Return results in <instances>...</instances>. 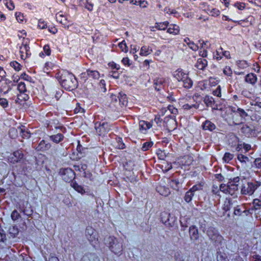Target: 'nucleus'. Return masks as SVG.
<instances>
[{"instance_id": "f03ea898", "label": "nucleus", "mask_w": 261, "mask_h": 261, "mask_svg": "<svg viewBox=\"0 0 261 261\" xmlns=\"http://www.w3.org/2000/svg\"><path fill=\"white\" fill-rule=\"evenodd\" d=\"M106 244L115 254H120L122 251V244L114 237H109L106 240Z\"/></svg>"}, {"instance_id": "4be33fe9", "label": "nucleus", "mask_w": 261, "mask_h": 261, "mask_svg": "<svg viewBox=\"0 0 261 261\" xmlns=\"http://www.w3.org/2000/svg\"><path fill=\"white\" fill-rule=\"evenodd\" d=\"M169 28L167 29V32L173 35L178 34L179 32V27L177 25L171 24H168Z\"/></svg>"}, {"instance_id": "473e14b6", "label": "nucleus", "mask_w": 261, "mask_h": 261, "mask_svg": "<svg viewBox=\"0 0 261 261\" xmlns=\"http://www.w3.org/2000/svg\"><path fill=\"white\" fill-rule=\"evenodd\" d=\"M164 83V80L162 78H159L154 81V88L157 91L160 90L161 88V85Z\"/></svg>"}, {"instance_id": "680f3d73", "label": "nucleus", "mask_w": 261, "mask_h": 261, "mask_svg": "<svg viewBox=\"0 0 261 261\" xmlns=\"http://www.w3.org/2000/svg\"><path fill=\"white\" fill-rule=\"evenodd\" d=\"M254 165L257 168H261V158H256L254 161Z\"/></svg>"}, {"instance_id": "412c9836", "label": "nucleus", "mask_w": 261, "mask_h": 261, "mask_svg": "<svg viewBox=\"0 0 261 261\" xmlns=\"http://www.w3.org/2000/svg\"><path fill=\"white\" fill-rule=\"evenodd\" d=\"M18 130L19 132L20 135L22 138L28 139L30 137V133L25 128L24 126H22L18 127Z\"/></svg>"}, {"instance_id": "0e129e2a", "label": "nucleus", "mask_w": 261, "mask_h": 261, "mask_svg": "<svg viewBox=\"0 0 261 261\" xmlns=\"http://www.w3.org/2000/svg\"><path fill=\"white\" fill-rule=\"evenodd\" d=\"M121 62L122 64L124 65H127L129 66L130 65V60L127 57L123 58Z\"/></svg>"}, {"instance_id": "9b49d317", "label": "nucleus", "mask_w": 261, "mask_h": 261, "mask_svg": "<svg viewBox=\"0 0 261 261\" xmlns=\"http://www.w3.org/2000/svg\"><path fill=\"white\" fill-rule=\"evenodd\" d=\"M57 21L61 23L65 28H68L70 22L68 20V17L63 14L62 12L58 13L56 15Z\"/></svg>"}, {"instance_id": "3c124183", "label": "nucleus", "mask_w": 261, "mask_h": 261, "mask_svg": "<svg viewBox=\"0 0 261 261\" xmlns=\"http://www.w3.org/2000/svg\"><path fill=\"white\" fill-rule=\"evenodd\" d=\"M238 159L241 162H246L249 161V158L243 154H240L238 155Z\"/></svg>"}, {"instance_id": "e433bc0d", "label": "nucleus", "mask_w": 261, "mask_h": 261, "mask_svg": "<svg viewBox=\"0 0 261 261\" xmlns=\"http://www.w3.org/2000/svg\"><path fill=\"white\" fill-rule=\"evenodd\" d=\"M153 144V142L151 141L146 142L142 144L141 150L143 151L148 150L149 148H150L152 146Z\"/></svg>"}, {"instance_id": "0eeeda50", "label": "nucleus", "mask_w": 261, "mask_h": 261, "mask_svg": "<svg viewBox=\"0 0 261 261\" xmlns=\"http://www.w3.org/2000/svg\"><path fill=\"white\" fill-rule=\"evenodd\" d=\"M23 158V154L20 150H17L11 154L8 158V161L12 164H15L21 161Z\"/></svg>"}, {"instance_id": "f3484780", "label": "nucleus", "mask_w": 261, "mask_h": 261, "mask_svg": "<svg viewBox=\"0 0 261 261\" xmlns=\"http://www.w3.org/2000/svg\"><path fill=\"white\" fill-rule=\"evenodd\" d=\"M189 233L190 238L192 240H197L199 238L198 230L195 226L190 227Z\"/></svg>"}, {"instance_id": "79ce46f5", "label": "nucleus", "mask_w": 261, "mask_h": 261, "mask_svg": "<svg viewBox=\"0 0 261 261\" xmlns=\"http://www.w3.org/2000/svg\"><path fill=\"white\" fill-rule=\"evenodd\" d=\"M253 207L255 210H259L261 208V201L255 199L253 201Z\"/></svg>"}, {"instance_id": "37998d69", "label": "nucleus", "mask_w": 261, "mask_h": 261, "mask_svg": "<svg viewBox=\"0 0 261 261\" xmlns=\"http://www.w3.org/2000/svg\"><path fill=\"white\" fill-rule=\"evenodd\" d=\"M222 48L220 47L218 50L216 51V54L214 55V58L217 60H219L222 59Z\"/></svg>"}, {"instance_id": "774afa93", "label": "nucleus", "mask_w": 261, "mask_h": 261, "mask_svg": "<svg viewBox=\"0 0 261 261\" xmlns=\"http://www.w3.org/2000/svg\"><path fill=\"white\" fill-rule=\"evenodd\" d=\"M113 78L117 79L119 77V74L117 71H112L109 74Z\"/></svg>"}, {"instance_id": "b1692460", "label": "nucleus", "mask_w": 261, "mask_h": 261, "mask_svg": "<svg viewBox=\"0 0 261 261\" xmlns=\"http://www.w3.org/2000/svg\"><path fill=\"white\" fill-rule=\"evenodd\" d=\"M203 128L204 130L212 131L216 128L215 125L210 121L206 120L203 124Z\"/></svg>"}, {"instance_id": "1a4fd4ad", "label": "nucleus", "mask_w": 261, "mask_h": 261, "mask_svg": "<svg viewBox=\"0 0 261 261\" xmlns=\"http://www.w3.org/2000/svg\"><path fill=\"white\" fill-rule=\"evenodd\" d=\"M207 234L212 240L215 242H220L222 239V237L218 233L217 230L213 227L208 229Z\"/></svg>"}, {"instance_id": "cd10ccee", "label": "nucleus", "mask_w": 261, "mask_h": 261, "mask_svg": "<svg viewBox=\"0 0 261 261\" xmlns=\"http://www.w3.org/2000/svg\"><path fill=\"white\" fill-rule=\"evenodd\" d=\"M71 186L78 193L83 194L85 192L83 187L82 186L78 185L75 182H72L71 184Z\"/></svg>"}, {"instance_id": "c9c22d12", "label": "nucleus", "mask_w": 261, "mask_h": 261, "mask_svg": "<svg viewBox=\"0 0 261 261\" xmlns=\"http://www.w3.org/2000/svg\"><path fill=\"white\" fill-rule=\"evenodd\" d=\"M10 64L11 67L13 68L15 71H18L21 70V65L17 62L13 61L11 62Z\"/></svg>"}, {"instance_id": "f704fd0d", "label": "nucleus", "mask_w": 261, "mask_h": 261, "mask_svg": "<svg viewBox=\"0 0 261 261\" xmlns=\"http://www.w3.org/2000/svg\"><path fill=\"white\" fill-rule=\"evenodd\" d=\"M54 67V64L51 62H47L45 63L44 66V71L48 73L50 69H52Z\"/></svg>"}, {"instance_id": "393cba45", "label": "nucleus", "mask_w": 261, "mask_h": 261, "mask_svg": "<svg viewBox=\"0 0 261 261\" xmlns=\"http://www.w3.org/2000/svg\"><path fill=\"white\" fill-rule=\"evenodd\" d=\"M117 97L119 99V102L122 106H126L127 103V98L125 94L120 92L119 93Z\"/></svg>"}, {"instance_id": "ddd939ff", "label": "nucleus", "mask_w": 261, "mask_h": 261, "mask_svg": "<svg viewBox=\"0 0 261 261\" xmlns=\"http://www.w3.org/2000/svg\"><path fill=\"white\" fill-rule=\"evenodd\" d=\"M100 74L98 71L97 70H92L88 69L85 72H83L81 74V77L82 78H92L93 79H98L99 78Z\"/></svg>"}, {"instance_id": "7ed1b4c3", "label": "nucleus", "mask_w": 261, "mask_h": 261, "mask_svg": "<svg viewBox=\"0 0 261 261\" xmlns=\"http://www.w3.org/2000/svg\"><path fill=\"white\" fill-rule=\"evenodd\" d=\"M85 235L88 241L94 245L98 242V235L97 232L92 227L88 226L85 230Z\"/></svg>"}, {"instance_id": "aec40b11", "label": "nucleus", "mask_w": 261, "mask_h": 261, "mask_svg": "<svg viewBox=\"0 0 261 261\" xmlns=\"http://www.w3.org/2000/svg\"><path fill=\"white\" fill-rule=\"evenodd\" d=\"M166 125L169 130H174L177 126V122L174 118H171L167 121Z\"/></svg>"}, {"instance_id": "052dcab7", "label": "nucleus", "mask_w": 261, "mask_h": 261, "mask_svg": "<svg viewBox=\"0 0 261 261\" xmlns=\"http://www.w3.org/2000/svg\"><path fill=\"white\" fill-rule=\"evenodd\" d=\"M43 50L46 55L49 56L50 55L51 50L48 45H45L44 46Z\"/></svg>"}, {"instance_id": "c03bdc74", "label": "nucleus", "mask_w": 261, "mask_h": 261, "mask_svg": "<svg viewBox=\"0 0 261 261\" xmlns=\"http://www.w3.org/2000/svg\"><path fill=\"white\" fill-rule=\"evenodd\" d=\"M229 186L226 185L225 184H221L220 185V192H222L225 194H227L228 193V190L229 189Z\"/></svg>"}, {"instance_id": "5701e85b", "label": "nucleus", "mask_w": 261, "mask_h": 261, "mask_svg": "<svg viewBox=\"0 0 261 261\" xmlns=\"http://www.w3.org/2000/svg\"><path fill=\"white\" fill-rule=\"evenodd\" d=\"M152 52V49L149 46H143L140 49V55L142 56H147Z\"/></svg>"}, {"instance_id": "20e7f679", "label": "nucleus", "mask_w": 261, "mask_h": 261, "mask_svg": "<svg viewBox=\"0 0 261 261\" xmlns=\"http://www.w3.org/2000/svg\"><path fill=\"white\" fill-rule=\"evenodd\" d=\"M110 124L107 122H96L95 128L97 133L100 135H105L110 129Z\"/></svg>"}, {"instance_id": "4c0bfd02", "label": "nucleus", "mask_w": 261, "mask_h": 261, "mask_svg": "<svg viewBox=\"0 0 261 261\" xmlns=\"http://www.w3.org/2000/svg\"><path fill=\"white\" fill-rule=\"evenodd\" d=\"M170 186L174 190H175L177 191H178L179 182H178V180H171V181L170 182Z\"/></svg>"}, {"instance_id": "6ab92c4d", "label": "nucleus", "mask_w": 261, "mask_h": 261, "mask_svg": "<svg viewBox=\"0 0 261 261\" xmlns=\"http://www.w3.org/2000/svg\"><path fill=\"white\" fill-rule=\"evenodd\" d=\"M207 65V61L204 58L198 59L195 67L200 70H203Z\"/></svg>"}, {"instance_id": "6e6d98bb", "label": "nucleus", "mask_w": 261, "mask_h": 261, "mask_svg": "<svg viewBox=\"0 0 261 261\" xmlns=\"http://www.w3.org/2000/svg\"><path fill=\"white\" fill-rule=\"evenodd\" d=\"M162 187H159L158 188V192L160 193L161 195H164V196H167L168 195V193H169V190L168 189H164V192H162Z\"/></svg>"}, {"instance_id": "69168bd1", "label": "nucleus", "mask_w": 261, "mask_h": 261, "mask_svg": "<svg viewBox=\"0 0 261 261\" xmlns=\"http://www.w3.org/2000/svg\"><path fill=\"white\" fill-rule=\"evenodd\" d=\"M238 112L239 113L241 116L242 117H245L248 116V114L246 113V112L243 109L239 108L238 109Z\"/></svg>"}, {"instance_id": "de8ad7c7", "label": "nucleus", "mask_w": 261, "mask_h": 261, "mask_svg": "<svg viewBox=\"0 0 261 261\" xmlns=\"http://www.w3.org/2000/svg\"><path fill=\"white\" fill-rule=\"evenodd\" d=\"M234 6L240 10H242L245 8V4L243 3L237 2Z\"/></svg>"}, {"instance_id": "09e8293b", "label": "nucleus", "mask_w": 261, "mask_h": 261, "mask_svg": "<svg viewBox=\"0 0 261 261\" xmlns=\"http://www.w3.org/2000/svg\"><path fill=\"white\" fill-rule=\"evenodd\" d=\"M212 192L214 194L219 195L220 192V186H218L217 185H214L212 187Z\"/></svg>"}, {"instance_id": "dca6fc26", "label": "nucleus", "mask_w": 261, "mask_h": 261, "mask_svg": "<svg viewBox=\"0 0 261 261\" xmlns=\"http://www.w3.org/2000/svg\"><path fill=\"white\" fill-rule=\"evenodd\" d=\"M245 81L252 86H254L257 81V76L253 73H248L245 77Z\"/></svg>"}, {"instance_id": "423d86ee", "label": "nucleus", "mask_w": 261, "mask_h": 261, "mask_svg": "<svg viewBox=\"0 0 261 261\" xmlns=\"http://www.w3.org/2000/svg\"><path fill=\"white\" fill-rule=\"evenodd\" d=\"M17 89L20 94L18 95L17 98L20 101H25L29 99V96L27 92L26 85L24 82H20L17 85Z\"/></svg>"}, {"instance_id": "58836bf2", "label": "nucleus", "mask_w": 261, "mask_h": 261, "mask_svg": "<svg viewBox=\"0 0 261 261\" xmlns=\"http://www.w3.org/2000/svg\"><path fill=\"white\" fill-rule=\"evenodd\" d=\"M118 46L121 50V51L126 53L128 51V48L126 46V42L124 40H123L122 42L118 44Z\"/></svg>"}, {"instance_id": "c756f323", "label": "nucleus", "mask_w": 261, "mask_h": 261, "mask_svg": "<svg viewBox=\"0 0 261 261\" xmlns=\"http://www.w3.org/2000/svg\"><path fill=\"white\" fill-rule=\"evenodd\" d=\"M169 23L168 21L163 22H156L155 24V28L160 30H165L168 27Z\"/></svg>"}, {"instance_id": "39448f33", "label": "nucleus", "mask_w": 261, "mask_h": 261, "mask_svg": "<svg viewBox=\"0 0 261 261\" xmlns=\"http://www.w3.org/2000/svg\"><path fill=\"white\" fill-rule=\"evenodd\" d=\"M20 57L21 59L25 60L29 58L31 55L30 47L28 45V40H23L22 45L19 47Z\"/></svg>"}, {"instance_id": "7c9ffc66", "label": "nucleus", "mask_w": 261, "mask_h": 261, "mask_svg": "<svg viewBox=\"0 0 261 261\" xmlns=\"http://www.w3.org/2000/svg\"><path fill=\"white\" fill-rule=\"evenodd\" d=\"M50 147V145L49 144H46L45 143V141L44 140H42L38 146L37 147V149L39 150H46V149H48V148H49Z\"/></svg>"}, {"instance_id": "a18cd8bd", "label": "nucleus", "mask_w": 261, "mask_h": 261, "mask_svg": "<svg viewBox=\"0 0 261 261\" xmlns=\"http://www.w3.org/2000/svg\"><path fill=\"white\" fill-rule=\"evenodd\" d=\"M232 188L229 186L228 190V193L226 194H230L233 195L234 194L235 191L237 190V186L235 185H231Z\"/></svg>"}, {"instance_id": "a878e982", "label": "nucleus", "mask_w": 261, "mask_h": 261, "mask_svg": "<svg viewBox=\"0 0 261 261\" xmlns=\"http://www.w3.org/2000/svg\"><path fill=\"white\" fill-rule=\"evenodd\" d=\"M50 139L56 143L61 142L64 138V136L61 134H57V135L49 136Z\"/></svg>"}, {"instance_id": "f8f14e48", "label": "nucleus", "mask_w": 261, "mask_h": 261, "mask_svg": "<svg viewBox=\"0 0 261 261\" xmlns=\"http://www.w3.org/2000/svg\"><path fill=\"white\" fill-rule=\"evenodd\" d=\"M161 220L162 222L167 225H170L171 227H173L175 225V221L173 217H171L170 214L163 212L161 213ZM175 224H177V221H176Z\"/></svg>"}, {"instance_id": "4468645a", "label": "nucleus", "mask_w": 261, "mask_h": 261, "mask_svg": "<svg viewBox=\"0 0 261 261\" xmlns=\"http://www.w3.org/2000/svg\"><path fill=\"white\" fill-rule=\"evenodd\" d=\"M152 126V124L148 121L141 120L139 122V130L143 133L146 134L147 130Z\"/></svg>"}, {"instance_id": "2eb2a0df", "label": "nucleus", "mask_w": 261, "mask_h": 261, "mask_svg": "<svg viewBox=\"0 0 261 261\" xmlns=\"http://www.w3.org/2000/svg\"><path fill=\"white\" fill-rule=\"evenodd\" d=\"M62 172L63 175V178L66 181L71 180L74 177V173L70 169H65L63 170Z\"/></svg>"}, {"instance_id": "a19ab883", "label": "nucleus", "mask_w": 261, "mask_h": 261, "mask_svg": "<svg viewBox=\"0 0 261 261\" xmlns=\"http://www.w3.org/2000/svg\"><path fill=\"white\" fill-rule=\"evenodd\" d=\"M194 193L190 190L188 191L185 195V200L187 202H189L191 201Z\"/></svg>"}, {"instance_id": "6e6552de", "label": "nucleus", "mask_w": 261, "mask_h": 261, "mask_svg": "<svg viewBox=\"0 0 261 261\" xmlns=\"http://www.w3.org/2000/svg\"><path fill=\"white\" fill-rule=\"evenodd\" d=\"M257 186L252 182H248L247 185L242 186L241 193L245 195H252L256 189Z\"/></svg>"}, {"instance_id": "bb28decb", "label": "nucleus", "mask_w": 261, "mask_h": 261, "mask_svg": "<svg viewBox=\"0 0 261 261\" xmlns=\"http://www.w3.org/2000/svg\"><path fill=\"white\" fill-rule=\"evenodd\" d=\"M242 94L247 98H251L255 94V89L254 88H251L250 90L244 89L242 91Z\"/></svg>"}, {"instance_id": "ea45409f", "label": "nucleus", "mask_w": 261, "mask_h": 261, "mask_svg": "<svg viewBox=\"0 0 261 261\" xmlns=\"http://www.w3.org/2000/svg\"><path fill=\"white\" fill-rule=\"evenodd\" d=\"M233 158V155L232 154L230 153L226 152L225 153L223 160L226 163H228L230 161H231Z\"/></svg>"}, {"instance_id": "864d4df0", "label": "nucleus", "mask_w": 261, "mask_h": 261, "mask_svg": "<svg viewBox=\"0 0 261 261\" xmlns=\"http://www.w3.org/2000/svg\"><path fill=\"white\" fill-rule=\"evenodd\" d=\"M108 65L109 67H110L112 69H116L119 70L120 69V65L118 64H117L114 62H110L108 64Z\"/></svg>"}, {"instance_id": "49530a36", "label": "nucleus", "mask_w": 261, "mask_h": 261, "mask_svg": "<svg viewBox=\"0 0 261 261\" xmlns=\"http://www.w3.org/2000/svg\"><path fill=\"white\" fill-rule=\"evenodd\" d=\"M38 27L41 29H44L47 27L46 23L42 19L38 20Z\"/></svg>"}, {"instance_id": "72a5a7b5", "label": "nucleus", "mask_w": 261, "mask_h": 261, "mask_svg": "<svg viewBox=\"0 0 261 261\" xmlns=\"http://www.w3.org/2000/svg\"><path fill=\"white\" fill-rule=\"evenodd\" d=\"M223 73L228 77V80H230V77L232 74V71L229 66H226L223 70Z\"/></svg>"}, {"instance_id": "2f4dec72", "label": "nucleus", "mask_w": 261, "mask_h": 261, "mask_svg": "<svg viewBox=\"0 0 261 261\" xmlns=\"http://www.w3.org/2000/svg\"><path fill=\"white\" fill-rule=\"evenodd\" d=\"M207 13L212 16L217 17L220 15V12L216 8H212L207 9Z\"/></svg>"}, {"instance_id": "9d476101", "label": "nucleus", "mask_w": 261, "mask_h": 261, "mask_svg": "<svg viewBox=\"0 0 261 261\" xmlns=\"http://www.w3.org/2000/svg\"><path fill=\"white\" fill-rule=\"evenodd\" d=\"M180 74L182 75V77H180V82L182 81L183 83V87L186 88H191L192 86V81L188 76V71L186 70L181 72L180 71Z\"/></svg>"}, {"instance_id": "e2e57ef3", "label": "nucleus", "mask_w": 261, "mask_h": 261, "mask_svg": "<svg viewBox=\"0 0 261 261\" xmlns=\"http://www.w3.org/2000/svg\"><path fill=\"white\" fill-rule=\"evenodd\" d=\"M85 7L87 10L91 11L93 10V5L91 3L86 1Z\"/></svg>"}, {"instance_id": "bf43d9fd", "label": "nucleus", "mask_w": 261, "mask_h": 261, "mask_svg": "<svg viewBox=\"0 0 261 261\" xmlns=\"http://www.w3.org/2000/svg\"><path fill=\"white\" fill-rule=\"evenodd\" d=\"M18 131V129H16L14 128H12L9 130V135L11 138H15L16 136V133Z\"/></svg>"}, {"instance_id": "5fc2aeb1", "label": "nucleus", "mask_w": 261, "mask_h": 261, "mask_svg": "<svg viewBox=\"0 0 261 261\" xmlns=\"http://www.w3.org/2000/svg\"><path fill=\"white\" fill-rule=\"evenodd\" d=\"M213 94L219 97L221 96V88L220 86H219L213 92Z\"/></svg>"}, {"instance_id": "4d7b16f0", "label": "nucleus", "mask_w": 261, "mask_h": 261, "mask_svg": "<svg viewBox=\"0 0 261 261\" xmlns=\"http://www.w3.org/2000/svg\"><path fill=\"white\" fill-rule=\"evenodd\" d=\"M164 11L166 13L172 14H174V15H175L176 14H178V12L176 11H175L174 9H171L168 8H165V9H164Z\"/></svg>"}, {"instance_id": "a211bd4d", "label": "nucleus", "mask_w": 261, "mask_h": 261, "mask_svg": "<svg viewBox=\"0 0 261 261\" xmlns=\"http://www.w3.org/2000/svg\"><path fill=\"white\" fill-rule=\"evenodd\" d=\"M184 45H188V47L193 51H196L198 49V46L191 41L189 38H185L184 40Z\"/></svg>"}, {"instance_id": "f257e3e1", "label": "nucleus", "mask_w": 261, "mask_h": 261, "mask_svg": "<svg viewBox=\"0 0 261 261\" xmlns=\"http://www.w3.org/2000/svg\"><path fill=\"white\" fill-rule=\"evenodd\" d=\"M60 82L65 89L71 90L76 87V80L74 75L67 71H64L60 76Z\"/></svg>"}, {"instance_id": "603ef678", "label": "nucleus", "mask_w": 261, "mask_h": 261, "mask_svg": "<svg viewBox=\"0 0 261 261\" xmlns=\"http://www.w3.org/2000/svg\"><path fill=\"white\" fill-rule=\"evenodd\" d=\"M5 5L10 10H12L14 9V5L11 0L7 1Z\"/></svg>"}, {"instance_id": "13d9d810", "label": "nucleus", "mask_w": 261, "mask_h": 261, "mask_svg": "<svg viewBox=\"0 0 261 261\" xmlns=\"http://www.w3.org/2000/svg\"><path fill=\"white\" fill-rule=\"evenodd\" d=\"M139 50V47L137 45L131 46V49L130 50V53L131 54H136Z\"/></svg>"}, {"instance_id": "8fccbe9b", "label": "nucleus", "mask_w": 261, "mask_h": 261, "mask_svg": "<svg viewBox=\"0 0 261 261\" xmlns=\"http://www.w3.org/2000/svg\"><path fill=\"white\" fill-rule=\"evenodd\" d=\"M0 105L4 108H7L8 106L7 99L4 98H0Z\"/></svg>"}, {"instance_id": "c85d7f7f", "label": "nucleus", "mask_w": 261, "mask_h": 261, "mask_svg": "<svg viewBox=\"0 0 261 261\" xmlns=\"http://www.w3.org/2000/svg\"><path fill=\"white\" fill-rule=\"evenodd\" d=\"M9 234L12 238H15L19 233V229L17 226H12L9 229Z\"/></svg>"}, {"instance_id": "338daca9", "label": "nucleus", "mask_w": 261, "mask_h": 261, "mask_svg": "<svg viewBox=\"0 0 261 261\" xmlns=\"http://www.w3.org/2000/svg\"><path fill=\"white\" fill-rule=\"evenodd\" d=\"M148 2L146 1H141L140 0V2H139V5L140 6V7L145 8H146L148 6Z\"/></svg>"}]
</instances>
